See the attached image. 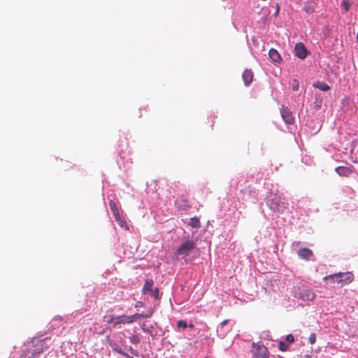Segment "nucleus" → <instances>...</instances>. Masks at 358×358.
Wrapping results in <instances>:
<instances>
[{
    "label": "nucleus",
    "mask_w": 358,
    "mask_h": 358,
    "mask_svg": "<svg viewBox=\"0 0 358 358\" xmlns=\"http://www.w3.org/2000/svg\"><path fill=\"white\" fill-rule=\"evenodd\" d=\"M253 73L251 70H245L243 73L242 78L246 86H248L253 80Z\"/></svg>",
    "instance_id": "obj_7"
},
{
    "label": "nucleus",
    "mask_w": 358,
    "mask_h": 358,
    "mask_svg": "<svg viewBox=\"0 0 358 358\" xmlns=\"http://www.w3.org/2000/svg\"><path fill=\"white\" fill-rule=\"evenodd\" d=\"M139 318H140V313H136L134 315L129 316L130 323H133V322H136Z\"/></svg>",
    "instance_id": "obj_20"
},
{
    "label": "nucleus",
    "mask_w": 358,
    "mask_h": 358,
    "mask_svg": "<svg viewBox=\"0 0 358 358\" xmlns=\"http://www.w3.org/2000/svg\"><path fill=\"white\" fill-rule=\"evenodd\" d=\"M189 225L192 228H200L201 227V222L199 219L197 217H194L190 218Z\"/></svg>",
    "instance_id": "obj_15"
},
{
    "label": "nucleus",
    "mask_w": 358,
    "mask_h": 358,
    "mask_svg": "<svg viewBox=\"0 0 358 358\" xmlns=\"http://www.w3.org/2000/svg\"><path fill=\"white\" fill-rule=\"evenodd\" d=\"M142 306H143V303L141 301H138L135 305L136 308L142 307Z\"/></svg>",
    "instance_id": "obj_31"
},
{
    "label": "nucleus",
    "mask_w": 358,
    "mask_h": 358,
    "mask_svg": "<svg viewBox=\"0 0 358 358\" xmlns=\"http://www.w3.org/2000/svg\"><path fill=\"white\" fill-rule=\"evenodd\" d=\"M278 12H279V8H278L277 10H275L276 15L278 13Z\"/></svg>",
    "instance_id": "obj_34"
},
{
    "label": "nucleus",
    "mask_w": 358,
    "mask_h": 358,
    "mask_svg": "<svg viewBox=\"0 0 358 358\" xmlns=\"http://www.w3.org/2000/svg\"><path fill=\"white\" fill-rule=\"evenodd\" d=\"M313 85L314 87L323 92L328 91L330 89V87L327 83L321 81H317L314 83Z\"/></svg>",
    "instance_id": "obj_13"
},
{
    "label": "nucleus",
    "mask_w": 358,
    "mask_h": 358,
    "mask_svg": "<svg viewBox=\"0 0 358 358\" xmlns=\"http://www.w3.org/2000/svg\"><path fill=\"white\" fill-rule=\"evenodd\" d=\"M150 294L156 299L159 297V289L155 287L154 289H152V291L149 292Z\"/></svg>",
    "instance_id": "obj_24"
},
{
    "label": "nucleus",
    "mask_w": 358,
    "mask_h": 358,
    "mask_svg": "<svg viewBox=\"0 0 358 358\" xmlns=\"http://www.w3.org/2000/svg\"><path fill=\"white\" fill-rule=\"evenodd\" d=\"M153 285L154 281L152 280H146L143 287V292L146 293L148 292L152 291Z\"/></svg>",
    "instance_id": "obj_16"
},
{
    "label": "nucleus",
    "mask_w": 358,
    "mask_h": 358,
    "mask_svg": "<svg viewBox=\"0 0 358 358\" xmlns=\"http://www.w3.org/2000/svg\"><path fill=\"white\" fill-rule=\"evenodd\" d=\"M335 171L341 176H348L352 172L350 168L345 166H338L336 168Z\"/></svg>",
    "instance_id": "obj_11"
},
{
    "label": "nucleus",
    "mask_w": 358,
    "mask_h": 358,
    "mask_svg": "<svg viewBox=\"0 0 358 358\" xmlns=\"http://www.w3.org/2000/svg\"><path fill=\"white\" fill-rule=\"evenodd\" d=\"M252 358H269L267 348L264 345L253 343Z\"/></svg>",
    "instance_id": "obj_4"
},
{
    "label": "nucleus",
    "mask_w": 358,
    "mask_h": 358,
    "mask_svg": "<svg viewBox=\"0 0 358 358\" xmlns=\"http://www.w3.org/2000/svg\"><path fill=\"white\" fill-rule=\"evenodd\" d=\"M286 341H287L289 343H292L294 341V338L293 335H292V334H288V335L286 336Z\"/></svg>",
    "instance_id": "obj_28"
},
{
    "label": "nucleus",
    "mask_w": 358,
    "mask_h": 358,
    "mask_svg": "<svg viewBox=\"0 0 358 358\" xmlns=\"http://www.w3.org/2000/svg\"><path fill=\"white\" fill-rule=\"evenodd\" d=\"M129 340L130 341L133 343V344H138L140 343L141 341V339H140V337L138 335H131L130 337H129Z\"/></svg>",
    "instance_id": "obj_17"
},
{
    "label": "nucleus",
    "mask_w": 358,
    "mask_h": 358,
    "mask_svg": "<svg viewBox=\"0 0 358 358\" xmlns=\"http://www.w3.org/2000/svg\"><path fill=\"white\" fill-rule=\"evenodd\" d=\"M189 327L190 328H192H192H194V324H190L189 325Z\"/></svg>",
    "instance_id": "obj_33"
},
{
    "label": "nucleus",
    "mask_w": 358,
    "mask_h": 358,
    "mask_svg": "<svg viewBox=\"0 0 358 358\" xmlns=\"http://www.w3.org/2000/svg\"><path fill=\"white\" fill-rule=\"evenodd\" d=\"M268 55H269L271 60L273 62L280 63L282 59L278 52L275 49H273V48H271L269 50Z\"/></svg>",
    "instance_id": "obj_10"
},
{
    "label": "nucleus",
    "mask_w": 358,
    "mask_h": 358,
    "mask_svg": "<svg viewBox=\"0 0 358 358\" xmlns=\"http://www.w3.org/2000/svg\"><path fill=\"white\" fill-rule=\"evenodd\" d=\"M281 115L284 121L289 124H292L294 122V118L292 113L287 109H282L281 111Z\"/></svg>",
    "instance_id": "obj_6"
},
{
    "label": "nucleus",
    "mask_w": 358,
    "mask_h": 358,
    "mask_svg": "<svg viewBox=\"0 0 358 358\" xmlns=\"http://www.w3.org/2000/svg\"><path fill=\"white\" fill-rule=\"evenodd\" d=\"M113 350H114L115 352H117V353L120 354V355H124V356H127V355L125 352H124L122 350V349H121L120 347H118V346H115V347H114V348H113Z\"/></svg>",
    "instance_id": "obj_27"
},
{
    "label": "nucleus",
    "mask_w": 358,
    "mask_h": 358,
    "mask_svg": "<svg viewBox=\"0 0 358 358\" xmlns=\"http://www.w3.org/2000/svg\"><path fill=\"white\" fill-rule=\"evenodd\" d=\"M298 255L301 259L308 260L313 255V253L311 250L303 248L298 251Z\"/></svg>",
    "instance_id": "obj_8"
},
{
    "label": "nucleus",
    "mask_w": 358,
    "mask_h": 358,
    "mask_svg": "<svg viewBox=\"0 0 358 358\" xmlns=\"http://www.w3.org/2000/svg\"><path fill=\"white\" fill-rule=\"evenodd\" d=\"M341 6L345 11H348L350 8L351 3L349 1L344 0L342 1Z\"/></svg>",
    "instance_id": "obj_22"
},
{
    "label": "nucleus",
    "mask_w": 358,
    "mask_h": 358,
    "mask_svg": "<svg viewBox=\"0 0 358 358\" xmlns=\"http://www.w3.org/2000/svg\"><path fill=\"white\" fill-rule=\"evenodd\" d=\"M308 341L310 344H315L316 342V334L315 333H312L309 336Z\"/></svg>",
    "instance_id": "obj_23"
},
{
    "label": "nucleus",
    "mask_w": 358,
    "mask_h": 358,
    "mask_svg": "<svg viewBox=\"0 0 358 358\" xmlns=\"http://www.w3.org/2000/svg\"><path fill=\"white\" fill-rule=\"evenodd\" d=\"M109 206H110V210H112L113 214L115 217V219L117 217H118V219H119L121 215H120V213L119 211V208H118L117 204L115 203V202L113 200H110L109 201Z\"/></svg>",
    "instance_id": "obj_12"
},
{
    "label": "nucleus",
    "mask_w": 358,
    "mask_h": 358,
    "mask_svg": "<svg viewBox=\"0 0 358 358\" xmlns=\"http://www.w3.org/2000/svg\"><path fill=\"white\" fill-rule=\"evenodd\" d=\"M24 354H25V357L28 355V354H26V352H24Z\"/></svg>",
    "instance_id": "obj_36"
},
{
    "label": "nucleus",
    "mask_w": 358,
    "mask_h": 358,
    "mask_svg": "<svg viewBox=\"0 0 358 358\" xmlns=\"http://www.w3.org/2000/svg\"><path fill=\"white\" fill-rule=\"evenodd\" d=\"M120 324H130L129 316L121 315L116 317V321L114 323V326Z\"/></svg>",
    "instance_id": "obj_14"
},
{
    "label": "nucleus",
    "mask_w": 358,
    "mask_h": 358,
    "mask_svg": "<svg viewBox=\"0 0 358 358\" xmlns=\"http://www.w3.org/2000/svg\"><path fill=\"white\" fill-rule=\"evenodd\" d=\"M48 339V338L42 340L34 338L31 341V343L32 345H36L37 348L33 350L31 355L29 356L28 358H34L36 355H38L44 350H47L49 348V345L46 343Z\"/></svg>",
    "instance_id": "obj_3"
},
{
    "label": "nucleus",
    "mask_w": 358,
    "mask_h": 358,
    "mask_svg": "<svg viewBox=\"0 0 358 358\" xmlns=\"http://www.w3.org/2000/svg\"><path fill=\"white\" fill-rule=\"evenodd\" d=\"M141 329L145 332L151 333L152 329H153V327L152 325H148L146 323H143L141 325Z\"/></svg>",
    "instance_id": "obj_18"
},
{
    "label": "nucleus",
    "mask_w": 358,
    "mask_h": 358,
    "mask_svg": "<svg viewBox=\"0 0 358 358\" xmlns=\"http://www.w3.org/2000/svg\"><path fill=\"white\" fill-rule=\"evenodd\" d=\"M24 354H25V357L28 355V354H26V352H24Z\"/></svg>",
    "instance_id": "obj_35"
},
{
    "label": "nucleus",
    "mask_w": 358,
    "mask_h": 358,
    "mask_svg": "<svg viewBox=\"0 0 358 358\" xmlns=\"http://www.w3.org/2000/svg\"><path fill=\"white\" fill-rule=\"evenodd\" d=\"M115 220L121 227L126 226V222L122 216H120L119 219L118 217L115 218Z\"/></svg>",
    "instance_id": "obj_21"
},
{
    "label": "nucleus",
    "mask_w": 358,
    "mask_h": 358,
    "mask_svg": "<svg viewBox=\"0 0 358 358\" xmlns=\"http://www.w3.org/2000/svg\"><path fill=\"white\" fill-rule=\"evenodd\" d=\"M299 84L298 80H294L293 83L292 84V90L297 91L299 90Z\"/></svg>",
    "instance_id": "obj_26"
},
{
    "label": "nucleus",
    "mask_w": 358,
    "mask_h": 358,
    "mask_svg": "<svg viewBox=\"0 0 358 358\" xmlns=\"http://www.w3.org/2000/svg\"><path fill=\"white\" fill-rule=\"evenodd\" d=\"M152 315V311H148L146 314H140V318L141 317H150Z\"/></svg>",
    "instance_id": "obj_30"
},
{
    "label": "nucleus",
    "mask_w": 358,
    "mask_h": 358,
    "mask_svg": "<svg viewBox=\"0 0 358 358\" xmlns=\"http://www.w3.org/2000/svg\"><path fill=\"white\" fill-rule=\"evenodd\" d=\"M228 323V320H225L224 321H222L221 323H220V325L222 327H224V325H226Z\"/></svg>",
    "instance_id": "obj_32"
},
{
    "label": "nucleus",
    "mask_w": 358,
    "mask_h": 358,
    "mask_svg": "<svg viewBox=\"0 0 358 358\" xmlns=\"http://www.w3.org/2000/svg\"><path fill=\"white\" fill-rule=\"evenodd\" d=\"M354 279V275L351 272L338 273L327 275L323 278V280L329 281L331 283L340 284L341 287L350 284Z\"/></svg>",
    "instance_id": "obj_1"
},
{
    "label": "nucleus",
    "mask_w": 358,
    "mask_h": 358,
    "mask_svg": "<svg viewBox=\"0 0 358 358\" xmlns=\"http://www.w3.org/2000/svg\"><path fill=\"white\" fill-rule=\"evenodd\" d=\"M289 348V344L285 343L284 341H280L279 343V349L280 350L284 352L286 351Z\"/></svg>",
    "instance_id": "obj_19"
},
{
    "label": "nucleus",
    "mask_w": 358,
    "mask_h": 358,
    "mask_svg": "<svg viewBox=\"0 0 358 358\" xmlns=\"http://www.w3.org/2000/svg\"><path fill=\"white\" fill-rule=\"evenodd\" d=\"M177 326L178 328L186 329L187 327V322L184 320H179L178 322Z\"/></svg>",
    "instance_id": "obj_25"
},
{
    "label": "nucleus",
    "mask_w": 358,
    "mask_h": 358,
    "mask_svg": "<svg viewBox=\"0 0 358 358\" xmlns=\"http://www.w3.org/2000/svg\"><path fill=\"white\" fill-rule=\"evenodd\" d=\"M295 55L300 59H305L307 56L308 51L302 43H296L294 47Z\"/></svg>",
    "instance_id": "obj_5"
},
{
    "label": "nucleus",
    "mask_w": 358,
    "mask_h": 358,
    "mask_svg": "<svg viewBox=\"0 0 358 358\" xmlns=\"http://www.w3.org/2000/svg\"><path fill=\"white\" fill-rule=\"evenodd\" d=\"M303 10L308 14H311L313 13V8L308 6H306Z\"/></svg>",
    "instance_id": "obj_29"
},
{
    "label": "nucleus",
    "mask_w": 358,
    "mask_h": 358,
    "mask_svg": "<svg viewBox=\"0 0 358 358\" xmlns=\"http://www.w3.org/2000/svg\"><path fill=\"white\" fill-rule=\"evenodd\" d=\"M300 296L303 301H313L315 298V294L310 289H304L301 293Z\"/></svg>",
    "instance_id": "obj_9"
},
{
    "label": "nucleus",
    "mask_w": 358,
    "mask_h": 358,
    "mask_svg": "<svg viewBox=\"0 0 358 358\" xmlns=\"http://www.w3.org/2000/svg\"><path fill=\"white\" fill-rule=\"evenodd\" d=\"M196 246V243L193 240H187L180 245L176 252V255L182 258L190 255Z\"/></svg>",
    "instance_id": "obj_2"
}]
</instances>
